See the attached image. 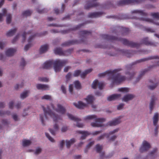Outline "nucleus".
Listing matches in <instances>:
<instances>
[{
  "instance_id": "f257e3e1",
  "label": "nucleus",
  "mask_w": 159,
  "mask_h": 159,
  "mask_svg": "<svg viewBox=\"0 0 159 159\" xmlns=\"http://www.w3.org/2000/svg\"><path fill=\"white\" fill-rule=\"evenodd\" d=\"M43 109L44 114L43 115H40V120L42 124L43 125H45L46 124V120L48 119L47 116L48 115L52 118L53 121L55 123L57 122L59 120L61 119V116L55 114L52 111V110L55 111L61 115L64 114L66 112L65 108L59 103L57 105L56 108L54 107L52 104H50L49 106L43 107Z\"/></svg>"
},
{
  "instance_id": "f03ea898",
  "label": "nucleus",
  "mask_w": 159,
  "mask_h": 159,
  "mask_svg": "<svg viewBox=\"0 0 159 159\" xmlns=\"http://www.w3.org/2000/svg\"><path fill=\"white\" fill-rule=\"evenodd\" d=\"M120 70V69H116L113 70H109L99 75L100 77L105 76H110L109 80L113 84H118L124 81L126 79L130 80H131L134 75L133 72H127L125 74L126 77L124 76L120 75L118 72Z\"/></svg>"
},
{
  "instance_id": "7ed1b4c3",
  "label": "nucleus",
  "mask_w": 159,
  "mask_h": 159,
  "mask_svg": "<svg viewBox=\"0 0 159 159\" xmlns=\"http://www.w3.org/2000/svg\"><path fill=\"white\" fill-rule=\"evenodd\" d=\"M27 35L29 36L28 39L29 44L26 45L24 48L25 50L27 51L32 45V44L30 43L32 42L36 35V34L30 31L27 33L25 32L22 34L21 35H20V34H18L13 39L12 42L14 43L19 39H20L23 42H24L26 36Z\"/></svg>"
},
{
  "instance_id": "20e7f679",
  "label": "nucleus",
  "mask_w": 159,
  "mask_h": 159,
  "mask_svg": "<svg viewBox=\"0 0 159 159\" xmlns=\"http://www.w3.org/2000/svg\"><path fill=\"white\" fill-rule=\"evenodd\" d=\"M85 120H93L95 122L91 123V125L93 127H99L102 126V123L105 121V119L103 118H98L95 115H90L87 116L84 118Z\"/></svg>"
},
{
  "instance_id": "39448f33",
  "label": "nucleus",
  "mask_w": 159,
  "mask_h": 159,
  "mask_svg": "<svg viewBox=\"0 0 159 159\" xmlns=\"http://www.w3.org/2000/svg\"><path fill=\"white\" fill-rule=\"evenodd\" d=\"M67 63L66 60L57 59L53 62V68L56 72H60L63 66Z\"/></svg>"
},
{
  "instance_id": "423d86ee",
  "label": "nucleus",
  "mask_w": 159,
  "mask_h": 159,
  "mask_svg": "<svg viewBox=\"0 0 159 159\" xmlns=\"http://www.w3.org/2000/svg\"><path fill=\"white\" fill-rule=\"evenodd\" d=\"M95 148L96 151L99 153L100 156L101 158L102 159L109 158L111 157L113 155V154L112 153L106 155L104 152L102 151V146L99 145H97Z\"/></svg>"
},
{
  "instance_id": "0eeeda50",
  "label": "nucleus",
  "mask_w": 159,
  "mask_h": 159,
  "mask_svg": "<svg viewBox=\"0 0 159 159\" xmlns=\"http://www.w3.org/2000/svg\"><path fill=\"white\" fill-rule=\"evenodd\" d=\"M151 148L150 143L146 140H143L140 147L139 151L140 152L143 153L148 151Z\"/></svg>"
},
{
  "instance_id": "6e6552de",
  "label": "nucleus",
  "mask_w": 159,
  "mask_h": 159,
  "mask_svg": "<svg viewBox=\"0 0 159 159\" xmlns=\"http://www.w3.org/2000/svg\"><path fill=\"white\" fill-rule=\"evenodd\" d=\"M66 115L69 119L76 122V126L77 127L81 128L83 127L84 126V125L83 124L79 122L80 121V119L74 116L70 113H67Z\"/></svg>"
},
{
  "instance_id": "1a4fd4ad",
  "label": "nucleus",
  "mask_w": 159,
  "mask_h": 159,
  "mask_svg": "<svg viewBox=\"0 0 159 159\" xmlns=\"http://www.w3.org/2000/svg\"><path fill=\"white\" fill-rule=\"evenodd\" d=\"M91 86L92 88L94 89H96L98 87L99 89H101L104 86V84L102 82H99L98 80H95L93 82Z\"/></svg>"
},
{
  "instance_id": "9d476101",
  "label": "nucleus",
  "mask_w": 159,
  "mask_h": 159,
  "mask_svg": "<svg viewBox=\"0 0 159 159\" xmlns=\"http://www.w3.org/2000/svg\"><path fill=\"white\" fill-rule=\"evenodd\" d=\"M119 130V128H116L113 130L111 131L108 134H104L101 135L98 138V140H100L104 138H108L110 137V136L111 135L117 133Z\"/></svg>"
},
{
  "instance_id": "9b49d317",
  "label": "nucleus",
  "mask_w": 159,
  "mask_h": 159,
  "mask_svg": "<svg viewBox=\"0 0 159 159\" xmlns=\"http://www.w3.org/2000/svg\"><path fill=\"white\" fill-rule=\"evenodd\" d=\"M73 105L77 108L79 109L83 108L87 106V104L83 102L79 101L73 103Z\"/></svg>"
},
{
  "instance_id": "f8f14e48",
  "label": "nucleus",
  "mask_w": 159,
  "mask_h": 159,
  "mask_svg": "<svg viewBox=\"0 0 159 159\" xmlns=\"http://www.w3.org/2000/svg\"><path fill=\"white\" fill-rule=\"evenodd\" d=\"M157 149L156 148H155L152 149V150L151 151L149 154L148 155V157H149L151 159H153L157 156Z\"/></svg>"
},
{
  "instance_id": "ddd939ff",
  "label": "nucleus",
  "mask_w": 159,
  "mask_h": 159,
  "mask_svg": "<svg viewBox=\"0 0 159 159\" xmlns=\"http://www.w3.org/2000/svg\"><path fill=\"white\" fill-rule=\"evenodd\" d=\"M95 100L94 97L92 95L90 94L88 95L84 98V100L86 101L87 105L92 104Z\"/></svg>"
},
{
  "instance_id": "4468645a",
  "label": "nucleus",
  "mask_w": 159,
  "mask_h": 159,
  "mask_svg": "<svg viewBox=\"0 0 159 159\" xmlns=\"http://www.w3.org/2000/svg\"><path fill=\"white\" fill-rule=\"evenodd\" d=\"M36 87L38 89L42 90H48L49 88L48 85L47 84H37L36 85Z\"/></svg>"
},
{
  "instance_id": "2eb2a0df",
  "label": "nucleus",
  "mask_w": 159,
  "mask_h": 159,
  "mask_svg": "<svg viewBox=\"0 0 159 159\" xmlns=\"http://www.w3.org/2000/svg\"><path fill=\"white\" fill-rule=\"evenodd\" d=\"M16 51V49L15 48H9L6 50L5 54L7 56H12L14 54Z\"/></svg>"
},
{
  "instance_id": "dca6fc26",
  "label": "nucleus",
  "mask_w": 159,
  "mask_h": 159,
  "mask_svg": "<svg viewBox=\"0 0 159 159\" xmlns=\"http://www.w3.org/2000/svg\"><path fill=\"white\" fill-rule=\"evenodd\" d=\"M120 117H119L114 119L109 122V125L111 126L116 125L121 122Z\"/></svg>"
},
{
  "instance_id": "f3484780",
  "label": "nucleus",
  "mask_w": 159,
  "mask_h": 159,
  "mask_svg": "<svg viewBox=\"0 0 159 159\" xmlns=\"http://www.w3.org/2000/svg\"><path fill=\"white\" fill-rule=\"evenodd\" d=\"M132 13L133 15L137 16H146L147 13L143 11L139 10H134L132 11Z\"/></svg>"
},
{
  "instance_id": "a211bd4d",
  "label": "nucleus",
  "mask_w": 159,
  "mask_h": 159,
  "mask_svg": "<svg viewBox=\"0 0 159 159\" xmlns=\"http://www.w3.org/2000/svg\"><path fill=\"white\" fill-rule=\"evenodd\" d=\"M121 95L120 94H115L109 96L107 98V100L109 101H111L116 100L120 98Z\"/></svg>"
},
{
  "instance_id": "6ab92c4d",
  "label": "nucleus",
  "mask_w": 159,
  "mask_h": 159,
  "mask_svg": "<svg viewBox=\"0 0 159 159\" xmlns=\"http://www.w3.org/2000/svg\"><path fill=\"white\" fill-rule=\"evenodd\" d=\"M30 93V92L29 90L27 89L24 90L20 94V98L22 99H25L29 96Z\"/></svg>"
},
{
  "instance_id": "aec40b11",
  "label": "nucleus",
  "mask_w": 159,
  "mask_h": 159,
  "mask_svg": "<svg viewBox=\"0 0 159 159\" xmlns=\"http://www.w3.org/2000/svg\"><path fill=\"white\" fill-rule=\"evenodd\" d=\"M134 96L132 94H127L125 95L122 98V100L127 102L132 99L134 98Z\"/></svg>"
},
{
  "instance_id": "412c9836",
  "label": "nucleus",
  "mask_w": 159,
  "mask_h": 159,
  "mask_svg": "<svg viewBox=\"0 0 159 159\" xmlns=\"http://www.w3.org/2000/svg\"><path fill=\"white\" fill-rule=\"evenodd\" d=\"M77 132L81 134V139H85L86 137L88 135L90 134V133L87 131H79Z\"/></svg>"
},
{
  "instance_id": "4be33fe9",
  "label": "nucleus",
  "mask_w": 159,
  "mask_h": 159,
  "mask_svg": "<svg viewBox=\"0 0 159 159\" xmlns=\"http://www.w3.org/2000/svg\"><path fill=\"white\" fill-rule=\"evenodd\" d=\"M31 143L30 140L25 139L22 140V145L24 147H26L30 145Z\"/></svg>"
},
{
  "instance_id": "5701e85b",
  "label": "nucleus",
  "mask_w": 159,
  "mask_h": 159,
  "mask_svg": "<svg viewBox=\"0 0 159 159\" xmlns=\"http://www.w3.org/2000/svg\"><path fill=\"white\" fill-rule=\"evenodd\" d=\"M53 62L52 61H49L46 62L43 65V67L45 69H49L53 65Z\"/></svg>"
},
{
  "instance_id": "b1692460",
  "label": "nucleus",
  "mask_w": 159,
  "mask_h": 159,
  "mask_svg": "<svg viewBox=\"0 0 159 159\" xmlns=\"http://www.w3.org/2000/svg\"><path fill=\"white\" fill-rule=\"evenodd\" d=\"M59 129V126L58 125L55 123L53 125V129H49V131L52 134H54Z\"/></svg>"
},
{
  "instance_id": "393cba45",
  "label": "nucleus",
  "mask_w": 159,
  "mask_h": 159,
  "mask_svg": "<svg viewBox=\"0 0 159 159\" xmlns=\"http://www.w3.org/2000/svg\"><path fill=\"white\" fill-rule=\"evenodd\" d=\"M48 49V46L47 44H45L42 46L40 49V52L41 53L45 52Z\"/></svg>"
},
{
  "instance_id": "a878e982",
  "label": "nucleus",
  "mask_w": 159,
  "mask_h": 159,
  "mask_svg": "<svg viewBox=\"0 0 159 159\" xmlns=\"http://www.w3.org/2000/svg\"><path fill=\"white\" fill-rule=\"evenodd\" d=\"M2 13L0 12V22L2 21L3 20V17L6 14L7 11L5 8H3L2 10Z\"/></svg>"
},
{
  "instance_id": "bb28decb",
  "label": "nucleus",
  "mask_w": 159,
  "mask_h": 159,
  "mask_svg": "<svg viewBox=\"0 0 159 159\" xmlns=\"http://www.w3.org/2000/svg\"><path fill=\"white\" fill-rule=\"evenodd\" d=\"M75 142V140L74 139H72L70 140H66V147L69 148L71 145Z\"/></svg>"
},
{
  "instance_id": "cd10ccee",
  "label": "nucleus",
  "mask_w": 159,
  "mask_h": 159,
  "mask_svg": "<svg viewBox=\"0 0 159 159\" xmlns=\"http://www.w3.org/2000/svg\"><path fill=\"white\" fill-rule=\"evenodd\" d=\"M159 114L157 113L154 114L153 118V123L155 125H156L158 120Z\"/></svg>"
},
{
  "instance_id": "c85d7f7f",
  "label": "nucleus",
  "mask_w": 159,
  "mask_h": 159,
  "mask_svg": "<svg viewBox=\"0 0 159 159\" xmlns=\"http://www.w3.org/2000/svg\"><path fill=\"white\" fill-rule=\"evenodd\" d=\"M16 30V28H13L8 31L7 33V35L8 36H11L13 35Z\"/></svg>"
},
{
  "instance_id": "c756f323",
  "label": "nucleus",
  "mask_w": 159,
  "mask_h": 159,
  "mask_svg": "<svg viewBox=\"0 0 159 159\" xmlns=\"http://www.w3.org/2000/svg\"><path fill=\"white\" fill-rule=\"evenodd\" d=\"M92 70L91 69H89L86 70L82 72L81 74V78H84L85 76L87 74L90 73Z\"/></svg>"
},
{
  "instance_id": "7c9ffc66",
  "label": "nucleus",
  "mask_w": 159,
  "mask_h": 159,
  "mask_svg": "<svg viewBox=\"0 0 159 159\" xmlns=\"http://www.w3.org/2000/svg\"><path fill=\"white\" fill-rule=\"evenodd\" d=\"M74 84L76 89H81V84L79 81L76 80L74 81Z\"/></svg>"
},
{
  "instance_id": "2f4dec72",
  "label": "nucleus",
  "mask_w": 159,
  "mask_h": 159,
  "mask_svg": "<svg viewBox=\"0 0 159 159\" xmlns=\"http://www.w3.org/2000/svg\"><path fill=\"white\" fill-rule=\"evenodd\" d=\"M119 91L125 93L128 92L129 91V89L127 88H121L118 89Z\"/></svg>"
},
{
  "instance_id": "473e14b6",
  "label": "nucleus",
  "mask_w": 159,
  "mask_h": 159,
  "mask_svg": "<svg viewBox=\"0 0 159 159\" xmlns=\"http://www.w3.org/2000/svg\"><path fill=\"white\" fill-rule=\"evenodd\" d=\"M42 151V148L40 147L37 148L34 151V154L36 155L40 154Z\"/></svg>"
},
{
  "instance_id": "72a5a7b5",
  "label": "nucleus",
  "mask_w": 159,
  "mask_h": 159,
  "mask_svg": "<svg viewBox=\"0 0 159 159\" xmlns=\"http://www.w3.org/2000/svg\"><path fill=\"white\" fill-rule=\"evenodd\" d=\"M155 99H152L150 102L149 108L151 111L152 110L153 106L155 104Z\"/></svg>"
},
{
  "instance_id": "f704fd0d",
  "label": "nucleus",
  "mask_w": 159,
  "mask_h": 159,
  "mask_svg": "<svg viewBox=\"0 0 159 159\" xmlns=\"http://www.w3.org/2000/svg\"><path fill=\"white\" fill-rule=\"evenodd\" d=\"M82 72H81L80 70H77L75 71L73 74V76L74 77H77L79 75L81 76V74Z\"/></svg>"
},
{
  "instance_id": "c9c22d12",
  "label": "nucleus",
  "mask_w": 159,
  "mask_h": 159,
  "mask_svg": "<svg viewBox=\"0 0 159 159\" xmlns=\"http://www.w3.org/2000/svg\"><path fill=\"white\" fill-rule=\"evenodd\" d=\"M140 19L143 20L147 21L149 22L154 23H155L157 25H159V23L158 22L155 23L152 20H150L149 19L141 18H140Z\"/></svg>"
},
{
  "instance_id": "e433bc0d",
  "label": "nucleus",
  "mask_w": 159,
  "mask_h": 159,
  "mask_svg": "<svg viewBox=\"0 0 159 159\" xmlns=\"http://www.w3.org/2000/svg\"><path fill=\"white\" fill-rule=\"evenodd\" d=\"M11 16L10 14H8L7 15L6 21L8 24L10 23L11 21Z\"/></svg>"
},
{
  "instance_id": "4c0bfd02",
  "label": "nucleus",
  "mask_w": 159,
  "mask_h": 159,
  "mask_svg": "<svg viewBox=\"0 0 159 159\" xmlns=\"http://www.w3.org/2000/svg\"><path fill=\"white\" fill-rule=\"evenodd\" d=\"M151 15L154 18L158 19H159V13H153L151 14Z\"/></svg>"
},
{
  "instance_id": "58836bf2",
  "label": "nucleus",
  "mask_w": 159,
  "mask_h": 159,
  "mask_svg": "<svg viewBox=\"0 0 159 159\" xmlns=\"http://www.w3.org/2000/svg\"><path fill=\"white\" fill-rule=\"evenodd\" d=\"M73 75H72L70 73H69L68 74L66 75V81L68 82L70 78H71Z\"/></svg>"
},
{
  "instance_id": "ea45409f",
  "label": "nucleus",
  "mask_w": 159,
  "mask_h": 159,
  "mask_svg": "<svg viewBox=\"0 0 159 159\" xmlns=\"http://www.w3.org/2000/svg\"><path fill=\"white\" fill-rule=\"evenodd\" d=\"M42 99L51 100L52 98L51 96L49 95H45L41 97Z\"/></svg>"
},
{
  "instance_id": "a19ab883",
  "label": "nucleus",
  "mask_w": 159,
  "mask_h": 159,
  "mask_svg": "<svg viewBox=\"0 0 159 159\" xmlns=\"http://www.w3.org/2000/svg\"><path fill=\"white\" fill-rule=\"evenodd\" d=\"M39 80L41 82H48V81L49 79L46 77H39Z\"/></svg>"
},
{
  "instance_id": "79ce46f5",
  "label": "nucleus",
  "mask_w": 159,
  "mask_h": 159,
  "mask_svg": "<svg viewBox=\"0 0 159 159\" xmlns=\"http://www.w3.org/2000/svg\"><path fill=\"white\" fill-rule=\"evenodd\" d=\"M94 143V142H90L87 146L86 148L84 150V152L85 153H86L88 150L89 149V148Z\"/></svg>"
},
{
  "instance_id": "37998d69",
  "label": "nucleus",
  "mask_w": 159,
  "mask_h": 159,
  "mask_svg": "<svg viewBox=\"0 0 159 159\" xmlns=\"http://www.w3.org/2000/svg\"><path fill=\"white\" fill-rule=\"evenodd\" d=\"M54 52L56 54H61V49L59 48H56L54 49Z\"/></svg>"
},
{
  "instance_id": "c03bdc74",
  "label": "nucleus",
  "mask_w": 159,
  "mask_h": 159,
  "mask_svg": "<svg viewBox=\"0 0 159 159\" xmlns=\"http://www.w3.org/2000/svg\"><path fill=\"white\" fill-rule=\"evenodd\" d=\"M66 85H62L61 86V89L64 94H66Z\"/></svg>"
},
{
  "instance_id": "a18cd8bd",
  "label": "nucleus",
  "mask_w": 159,
  "mask_h": 159,
  "mask_svg": "<svg viewBox=\"0 0 159 159\" xmlns=\"http://www.w3.org/2000/svg\"><path fill=\"white\" fill-rule=\"evenodd\" d=\"M45 135L47 137L48 139L51 142H54L55 141L54 139L51 137L49 134L48 133H46Z\"/></svg>"
},
{
  "instance_id": "49530a36",
  "label": "nucleus",
  "mask_w": 159,
  "mask_h": 159,
  "mask_svg": "<svg viewBox=\"0 0 159 159\" xmlns=\"http://www.w3.org/2000/svg\"><path fill=\"white\" fill-rule=\"evenodd\" d=\"M31 13V12L29 10H27L25 11L23 13V15L25 16H28L30 15Z\"/></svg>"
},
{
  "instance_id": "de8ad7c7",
  "label": "nucleus",
  "mask_w": 159,
  "mask_h": 159,
  "mask_svg": "<svg viewBox=\"0 0 159 159\" xmlns=\"http://www.w3.org/2000/svg\"><path fill=\"white\" fill-rule=\"evenodd\" d=\"M23 86V84H17L14 86V89L16 90L22 88Z\"/></svg>"
},
{
  "instance_id": "09e8293b",
  "label": "nucleus",
  "mask_w": 159,
  "mask_h": 159,
  "mask_svg": "<svg viewBox=\"0 0 159 159\" xmlns=\"http://www.w3.org/2000/svg\"><path fill=\"white\" fill-rule=\"evenodd\" d=\"M73 85L72 84H70L69 86V92L71 94L73 93Z\"/></svg>"
},
{
  "instance_id": "8fccbe9b",
  "label": "nucleus",
  "mask_w": 159,
  "mask_h": 159,
  "mask_svg": "<svg viewBox=\"0 0 159 159\" xmlns=\"http://www.w3.org/2000/svg\"><path fill=\"white\" fill-rule=\"evenodd\" d=\"M99 16V13L95 12L93 13L90 14V17H97Z\"/></svg>"
},
{
  "instance_id": "3c124183",
  "label": "nucleus",
  "mask_w": 159,
  "mask_h": 159,
  "mask_svg": "<svg viewBox=\"0 0 159 159\" xmlns=\"http://www.w3.org/2000/svg\"><path fill=\"white\" fill-rule=\"evenodd\" d=\"M26 63L25 61V60L23 59H22L20 63V66L23 67L25 66L26 65Z\"/></svg>"
},
{
  "instance_id": "603ef678",
  "label": "nucleus",
  "mask_w": 159,
  "mask_h": 159,
  "mask_svg": "<svg viewBox=\"0 0 159 159\" xmlns=\"http://www.w3.org/2000/svg\"><path fill=\"white\" fill-rule=\"evenodd\" d=\"M12 117L13 119L15 121L18 120L19 119L18 116L16 114H13L12 115Z\"/></svg>"
},
{
  "instance_id": "864d4df0",
  "label": "nucleus",
  "mask_w": 159,
  "mask_h": 159,
  "mask_svg": "<svg viewBox=\"0 0 159 159\" xmlns=\"http://www.w3.org/2000/svg\"><path fill=\"white\" fill-rule=\"evenodd\" d=\"M117 138V136L114 135L110 137H108L109 138V140L110 141H113Z\"/></svg>"
},
{
  "instance_id": "5fc2aeb1",
  "label": "nucleus",
  "mask_w": 159,
  "mask_h": 159,
  "mask_svg": "<svg viewBox=\"0 0 159 159\" xmlns=\"http://www.w3.org/2000/svg\"><path fill=\"white\" fill-rule=\"evenodd\" d=\"M157 84H155L150 85L149 86V88L150 89H154L155 88L157 87Z\"/></svg>"
},
{
  "instance_id": "6e6d98bb",
  "label": "nucleus",
  "mask_w": 159,
  "mask_h": 159,
  "mask_svg": "<svg viewBox=\"0 0 159 159\" xmlns=\"http://www.w3.org/2000/svg\"><path fill=\"white\" fill-rule=\"evenodd\" d=\"M124 106V104L123 103H120L119 104L117 107V109L118 110L121 109Z\"/></svg>"
},
{
  "instance_id": "4d7b16f0",
  "label": "nucleus",
  "mask_w": 159,
  "mask_h": 159,
  "mask_svg": "<svg viewBox=\"0 0 159 159\" xmlns=\"http://www.w3.org/2000/svg\"><path fill=\"white\" fill-rule=\"evenodd\" d=\"M67 129V127L66 126H63L61 129V130L62 132H65L66 131Z\"/></svg>"
},
{
  "instance_id": "13d9d810",
  "label": "nucleus",
  "mask_w": 159,
  "mask_h": 159,
  "mask_svg": "<svg viewBox=\"0 0 159 159\" xmlns=\"http://www.w3.org/2000/svg\"><path fill=\"white\" fill-rule=\"evenodd\" d=\"M14 102L13 101L10 102L9 103V106L10 108H12L13 107Z\"/></svg>"
},
{
  "instance_id": "bf43d9fd",
  "label": "nucleus",
  "mask_w": 159,
  "mask_h": 159,
  "mask_svg": "<svg viewBox=\"0 0 159 159\" xmlns=\"http://www.w3.org/2000/svg\"><path fill=\"white\" fill-rule=\"evenodd\" d=\"M71 68V67L69 66H67L64 69V71L65 72H67Z\"/></svg>"
},
{
  "instance_id": "052dcab7",
  "label": "nucleus",
  "mask_w": 159,
  "mask_h": 159,
  "mask_svg": "<svg viewBox=\"0 0 159 159\" xmlns=\"http://www.w3.org/2000/svg\"><path fill=\"white\" fill-rule=\"evenodd\" d=\"M65 141L64 140L61 141L60 143V145L61 148H62L65 144Z\"/></svg>"
},
{
  "instance_id": "680f3d73",
  "label": "nucleus",
  "mask_w": 159,
  "mask_h": 159,
  "mask_svg": "<svg viewBox=\"0 0 159 159\" xmlns=\"http://www.w3.org/2000/svg\"><path fill=\"white\" fill-rule=\"evenodd\" d=\"M5 45V43L2 42H0V48L1 49L3 48Z\"/></svg>"
},
{
  "instance_id": "e2e57ef3",
  "label": "nucleus",
  "mask_w": 159,
  "mask_h": 159,
  "mask_svg": "<svg viewBox=\"0 0 159 159\" xmlns=\"http://www.w3.org/2000/svg\"><path fill=\"white\" fill-rule=\"evenodd\" d=\"M101 133V131H96L92 133V134L93 135H97Z\"/></svg>"
},
{
  "instance_id": "0e129e2a",
  "label": "nucleus",
  "mask_w": 159,
  "mask_h": 159,
  "mask_svg": "<svg viewBox=\"0 0 159 159\" xmlns=\"http://www.w3.org/2000/svg\"><path fill=\"white\" fill-rule=\"evenodd\" d=\"M81 156L80 155H77L74 156L75 159H80V158Z\"/></svg>"
},
{
  "instance_id": "69168bd1",
  "label": "nucleus",
  "mask_w": 159,
  "mask_h": 159,
  "mask_svg": "<svg viewBox=\"0 0 159 159\" xmlns=\"http://www.w3.org/2000/svg\"><path fill=\"white\" fill-rule=\"evenodd\" d=\"M5 104L4 102H0V108H2L5 107Z\"/></svg>"
},
{
  "instance_id": "338daca9",
  "label": "nucleus",
  "mask_w": 159,
  "mask_h": 159,
  "mask_svg": "<svg viewBox=\"0 0 159 159\" xmlns=\"http://www.w3.org/2000/svg\"><path fill=\"white\" fill-rule=\"evenodd\" d=\"M5 0H1L0 1V8L3 5L4 3Z\"/></svg>"
},
{
  "instance_id": "774afa93",
  "label": "nucleus",
  "mask_w": 159,
  "mask_h": 159,
  "mask_svg": "<svg viewBox=\"0 0 159 159\" xmlns=\"http://www.w3.org/2000/svg\"><path fill=\"white\" fill-rule=\"evenodd\" d=\"M155 134L156 135L158 134L157 128H156L155 129Z\"/></svg>"
}]
</instances>
